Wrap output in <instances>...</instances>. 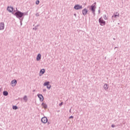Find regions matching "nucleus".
I'll return each instance as SVG.
<instances>
[{"instance_id":"1","label":"nucleus","mask_w":130,"mask_h":130,"mask_svg":"<svg viewBox=\"0 0 130 130\" xmlns=\"http://www.w3.org/2000/svg\"><path fill=\"white\" fill-rule=\"evenodd\" d=\"M12 14H13L14 16H15L17 19H19V20L21 18L25 16V13L18 10H17L14 14L12 12Z\"/></svg>"},{"instance_id":"2","label":"nucleus","mask_w":130,"mask_h":130,"mask_svg":"<svg viewBox=\"0 0 130 130\" xmlns=\"http://www.w3.org/2000/svg\"><path fill=\"white\" fill-rule=\"evenodd\" d=\"M96 2L93 3L91 6H90L89 10L91 11L94 17H95V12L96 11Z\"/></svg>"},{"instance_id":"3","label":"nucleus","mask_w":130,"mask_h":130,"mask_svg":"<svg viewBox=\"0 0 130 130\" xmlns=\"http://www.w3.org/2000/svg\"><path fill=\"white\" fill-rule=\"evenodd\" d=\"M99 22L100 23V25L101 26H105L106 24V21H104V20H103V18H102V17H101L100 18H99Z\"/></svg>"},{"instance_id":"4","label":"nucleus","mask_w":130,"mask_h":130,"mask_svg":"<svg viewBox=\"0 0 130 130\" xmlns=\"http://www.w3.org/2000/svg\"><path fill=\"white\" fill-rule=\"evenodd\" d=\"M74 9L75 10H82V9H83V6L82 5L77 4L74 6Z\"/></svg>"},{"instance_id":"5","label":"nucleus","mask_w":130,"mask_h":130,"mask_svg":"<svg viewBox=\"0 0 130 130\" xmlns=\"http://www.w3.org/2000/svg\"><path fill=\"white\" fill-rule=\"evenodd\" d=\"M41 121L43 123H47V121H48V119L46 117H43L41 119Z\"/></svg>"},{"instance_id":"6","label":"nucleus","mask_w":130,"mask_h":130,"mask_svg":"<svg viewBox=\"0 0 130 130\" xmlns=\"http://www.w3.org/2000/svg\"><path fill=\"white\" fill-rule=\"evenodd\" d=\"M37 96H38V97L39 98L40 101L41 102H43V100H44V98H43V95L42 94H40V93H38V94H37Z\"/></svg>"},{"instance_id":"7","label":"nucleus","mask_w":130,"mask_h":130,"mask_svg":"<svg viewBox=\"0 0 130 130\" xmlns=\"http://www.w3.org/2000/svg\"><path fill=\"white\" fill-rule=\"evenodd\" d=\"M11 85H12V87H14L17 85V80L14 79L11 82Z\"/></svg>"},{"instance_id":"8","label":"nucleus","mask_w":130,"mask_h":130,"mask_svg":"<svg viewBox=\"0 0 130 130\" xmlns=\"http://www.w3.org/2000/svg\"><path fill=\"white\" fill-rule=\"evenodd\" d=\"M87 14H88V9H87L86 8L83 9L82 10V15H83V16H86V15H87Z\"/></svg>"},{"instance_id":"9","label":"nucleus","mask_w":130,"mask_h":130,"mask_svg":"<svg viewBox=\"0 0 130 130\" xmlns=\"http://www.w3.org/2000/svg\"><path fill=\"white\" fill-rule=\"evenodd\" d=\"M5 29V23L4 22H0V30Z\"/></svg>"},{"instance_id":"10","label":"nucleus","mask_w":130,"mask_h":130,"mask_svg":"<svg viewBox=\"0 0 130 130\" xmlns=\"http://www.w3.org/2000/svg\"><path fill=\"white\" fill-rule=\"evenodd\" d=\"M7 10H8V12H9L10 13H13V11H14V8H13V7H8V8H7Z\"/></svg>"},{"instance_id":"11","label":"nucleus","mask_w":130,"mask_h":130,"mask_svg":"<svg viewBox=\"0 0 130 130\" xmlns=\"http://www.w3.org/2000/svg\"><path fill=\"white\" fill-rule=\"evenodd\" d=\"M112 17V18L114 17L115 19H116V17H119V13H118V12H116Z\"/></svg>"},{"instance_id":"12","label":"nucleus","mask_w":130,"mask_h":130,"mask_svg":"<svg viewBox=\"0 0 130 130\" xmlns=\"http://www.w3.org/2000/svg\"><path fill=\"white\" fill-rule=\"evenodd\" d=\"M40 59H41V54L39 53L37 56V60L38 61L39 60H40Z\"/></svg>"},{"instance_id":"13","label":"nucleus","mask_w":130,"mask_h":130,"mask_svg":"<svg viewBox=\"0 0 130 130\" xmlns=\"http://www.w3.org/2000/svg\"><path fill=\"white\" fill-rule=\"evenodd\" d=\"M42 106H43V108H44V109H46V108H47V105H46V104H45L44 103H42Z\"/></svg>"},{"instance_id":"14","label":"nucleus","mask_w":130,"mask_h":130,"mask_svg":"<svg viewBox=\"0 0 130 130\" xmlns=\"http://www.w3.org/2000/svg\"><path fill=\"white\" fill-rule=\"evenodd\" d=\"M108 87H109V85H108V84H105V85H104V89H105V90H107L108 89Z\"/></svg>"},{"instance_id":"15","label":"nucleus","mask_w":130,"mask_h":130,"mask_svg":"<svg viewBox=\"0 0 130 130\" xmlns=\"http://www.w3.org/2000/svg\"><path fill=\"white\" fill-rule=\"evenodd\" d=\"M40 73L42 74V75H43L45 73V69H42L40 70Z\"/></svg>"},{"instance_id":"16","label":"nucleus","mask_w":130,"mask_h":130,"mask_svg":"<svg viewBox=\"0 0 130 130\" xmlns=\"http://www.w3.org/2000/svg\"><path fill=\"white\" fill-rule=\"evenodd\" d=\"M3 95L4 96H8L9 95V92L7 91H3Z\"/></svg>"},{"instance_id":"17","label":"nucleus","mask_w":130,"mask_h":130,"mask_svg":"<svg viewBox=\"0 0 130 130\" xmlns=\"http://www.w3.org/2000/svg\"><path fill=\"white\" fill-rule=\"evenodd\" d=\"M49 85V81L46 82L44 83V86H48Z\"/></svg>"},{"instance_id":"18","label":"nucleus","mask_w":130,"mask_h":130,"mask_svg":"<svg viewBox=\"0 0 130 130\" xmlns=\"http://www.w3.org/2000/svg\"><path fill=\"white\" fill-rule=\"evenodd\" d=\"M103 18H104V20H108V17H107L106 15H105V14H104L103 15Z\"/></svg>"},{"instance_id":"19","label":"nucleus","mask_w":130,"mask_h":130,"mask_svg":"<svg viewBox=\"0 0 130 130\" xmlns=\"http://www.w3.org/2000/svg\"><path fill=\"white\" fill-rule=\"evenodd\" d=\"M23 100H24V101L27 102V101L28 100V99L27 98V95H25L23 97Z\"/></svg>"},{"instance_id":"20","label":"nucleus","mask_w":130,"mask_h":130,"mask_svg":"<svg viewBox=\"0 0 130 130\" xmlns=\"http://www.w3.org/2000/svg\"><path fill=\"white\" fill-rule=\"evenodd\" d=\"M13 109H14V110H17V109H18V107H17V106H13L12 107Z\"/></svg>"},{"instance_id":"21","label":"nucleus","mask_w":130,"mask_h":130,"mask_svg":"<svg viewBox=\"0 0 130 130\" xmlns=\"http://www.w3.org/2000/svg\"><path fill=\"white\" fill-rule=\"evenodd\" d=\"M47 89H50V88H51V85L50 84H48V85H47Z\"/></svg>"},{"instance_id":"22","label":"nucleus","mask_w":130,"mask_h":130,"mask_svg":"<svg viewBox=\"0 0 130 130\" xmlns=\"http://www.w3.org/2000/svg\"><path fill=\"white\" fill-rule=\"evenodd\" d=\"M39 3H40V2L39 1V0H37V1L36 2V5H39Z\"/></svg>"},{"instance_id":"23","label":"nucleus","mask_w":130,"mask_h":130,"mask_svg":"<svg viewBox=\"0 0 130 130\" xmlns=\"http://www.w3.org/2000/svg\"><path fill=\"white\" fill-rule=\"evenodd\" d=\"M19 20H20V25H21V26H22V21H23V18H22L21 19H20Z\"/></svg>"},{"instance_id":"24","label":"nucleus","mask_w":130,"mask_h":130,"mask_svg":"<svg viewBox=\"0 0 130 130\" xmlns=\"http://www.w3.org/2000/svg\"><path fill=\"white\" fill-rule=\"evenodd\" d=\"M63 104V102H61L59 105V106H62V105Z\"/></svg>"},{"instance_id":"25","label":"nucleus","mask_w":130,"mask_h":130,"mask_svg":"<svg viewBox=\"0 0 130 130\" xmlns=\"http://www.w3.org/2000/svg\"><path fill=\"white\" fill-rule=\"evenodd\" d=\"M36 17H39V16H40L39 13H37L36 14Z\"/></svg>"},{"instance_id":"26","label":"nucleus","mask_w":130,"mask_h":130,"mask_svg":"<svg viewBox=\"0 0 130 130\" xmlns=\"http://www.w3.org/2000/svg\"><path fill=\"white\" fill-rule=\"evenodd\" d=\"M32 29H33V30H35V31H36V30H37V26H35Z\"/></svg>"},{"instance_id":"27","label":"nucleus","mask_w":130,"mask_h":130,"mask_svg":"<svg viewBox=\"0 0 130 130\" xmlns=\"http://www.w3.org/2000/svg\"><path fill=\"white\" fill-rule=\"evenodd\" d=\"M71 118H74V116H71L69 117V119H71Z\"/></svg>"},{"instance_id":"28","label":"nucleus","mask_w":130,"mask_h":130,"mask_svg":"<svg viewBox=\"0 0 130 130\" xmlns=\"http://www.w3.org/2000/svg\"><path fill=\"white\" fill-rule=\"evenodd\" d=\"M111 127H115V125H114V124H112V125H111Z\"/></svg>"},{"instance_id":"29","label":"nucleus","mask_w":130,"mask_h":130,"mask_svg":"<svg viewBox=\"0 0 130 130\" xmlns=\"http://www.w3.org/2000/svg\"><path fill=\"white\" fill-rule=\"evenodd\" d=\"M74 16H75V17H77V14H76V13H75V14H74Z\"/></svg>"},{"instance_id":"30","label":"nucleus","mask_w":130,"mask_h":130,"mask_svg":"<svg viewBox=\"0 0 130 130\" xmlns=\"http://www.w3.org/2000/svg\"><path fill=\"white\" fill-rule=\"evenodd\" d=\"M24 16L27 15V13H24Z\"/></svg>"},{"instance_id":"31","label":"nucleus","mask_w":130,"mask_h":130,"mask_svg":"<svg viewBox=\"0 0 130 130\" xmlns=\"http://www.w3.org/2000/svg\"><path fill=\"white\" fill-rule=\"evenodd\" d=\"M45 91H46V89H43V92H45Z\"/></svg>"},{"instance_id":"32","label":"nucleus","mask_w":130,"mask_h":130,"mask_svg":"<svg viewBox=\"0 0 130 130\" xmlns=\"http://www.w3.org/2000/svg\"><path fill=\"white\" fill-rule=\"evenodd\" d=\"M71 111H72V109H70V110H69V112L71 113Z\"/></svg>"},{"instance_id":"33","label":"nucleus","mask_w":130,"mask_h":130,"mask_svg":"<svg viewBox=\"0 0 130 130\" xmlns=\"http://www.w3.org/2000/svg\"><path fill=\"white\" fill-rule=\"evenodd\" d=\"M98 12H99V14H100V10H99Z\"/></svg>"},{"instance_id":"34","label":"nucleus","mask_w":130,"mask_h":130,"mask_svg":"<svg viewBox=\"0 0 130 130\" xmlns=\"http://www.w3.org/2000/svg\"><path fill=\"white\" fill-rule=\"evenodd\" d=\"M36 27H39V24L37 25V26H36Z\"/></svg>"},{"instance_id":"35","label":"nucleus","mask_w":130,"mask_h":130,"mask_svg":"<svg viewBox=\"0 0 130 130\" xmlns=\"http://www.w3.org/2000/svg\"><path fill=\"white\" fill-rule=\"evenodd\" d=\"M33 92H35V89H34V90H33Z\"/></svg>"},{"instance_id":"36","label":"nucleus","mask_w":130,"mask_h":130,"mask_svg":"<svg viewBox=\"0 0 130 130\" xmlns=\"http://www.w3.org/2000/svg\"><path fill=\"white\" fill-rule=\"evenodd\" d=\"M49 123H49V122H48V124H49Z\"/></svg>"},{"instance_id":"37","label":"nucleus","mask_w":130,"mask_h":130,"mask_svg":"<svg viewBox=\"0 0 130 130\" xmlns=\"http://www.w3.org/2000/svg\"><path fill=\"white\" fill-rule=\"evenodd\" d=\"M113 40H115V38H113Z\"/></svg>"},{"instance_id":"38","label":"nucleus","mask_w":130,"mask_h":130,"mask_svg":"<svg viewBox=\"0 0 130 130\" xmlns=\"http://www.w3.org/2000/svg\"><path fill=\"white\" fill-rule=\"evenodd\" d=\"M2 91V89H0V92Z\"/></svg>"},{"instance_id":"39","label":"nucleus","mask_w":130,"mask_h":130,"mask_svg":"<svg viewBox=\"0 0 130 130\" xmlns=\"http://www.w3.org/2000/svg\"><path fill=\"white\" fill-rule=\"evenodd\" d=\"M115 48H117V47H115Z\"/></svg>"},{"instance_id":"40","label":"nucleus","mask_w":130,"mask_h":130,"mask_svg":"<svg viewBox=\"0 0 130 130\" xmlns=\"http://www.w3.org/2000/svg\"><path fill=\"white\" fill-rule=\"evenodd\" d=\"M118 25H119V23H118Z\"/></svg>"}]
</instances>
